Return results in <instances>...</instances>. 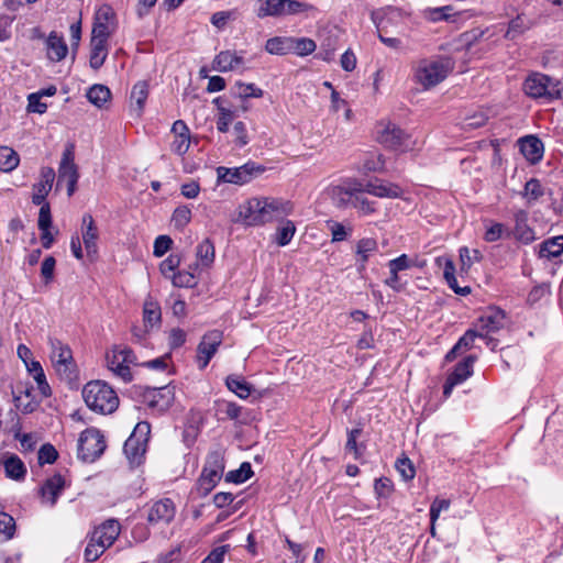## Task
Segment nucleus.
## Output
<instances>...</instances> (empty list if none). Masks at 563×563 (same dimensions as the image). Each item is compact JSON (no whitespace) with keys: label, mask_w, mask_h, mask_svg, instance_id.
Instances as JSON below:
<instances>
[{"label":"nucleus","mask_w":563,"mask_h":563,"mask_svg":"<svg viewBox=\"0 0 563 563\" xmlns=\"http://www.w3.org/2000/svg\"><path fill=\"white\" fill-rule=\"evenodd\" d=\"M378 251L376 240L372 238H364L357 241L355 245V263L358 272L366 268L368 258Z\"/></svg>","instance_id":"obj_26"},{"label":"nucleus","mask_w":563,"mask_h":563,"mask_svg":"<svg viewBox=\"0 0 563 563\" xmlns=\"http://www.w3.org/2000/svg\"><path fill=\"white\" fill-rule=\"evenodd\" d=\"M544 195V189L537 178H531L525 185L522 197L526 199L528 206H532Z\"/></svg>","instance_id":"obj_41"},{"label":"nucleus","mask_w":563,"mask_h":563,"mask_svg":"<svg viewBox=\"0 0 563 563\" xmlns=\"http://www.w3.org/2000/svg\"><path fill=\"white\" fill-rule=\"evenodd\" d=\"M174 387L166 385L159 388L146 387L142 394L143 401L148 407L158 411L167 410L174 402L175 391Z\"/></svg>","instance_id":"obj_13"},{"label":"nucleus","mask_w":563,"mask_h":563,"mask_svg":"<svg viewBox=\"0 0 563 563\" xmlns=\"http://www.w3.org/2000/svg\"><path fill=\"white\" fill-rule=\"evenodd\" d=\"M196 256L201 266L209 267L214 261L213 243L209 239L203 240L197 246Z\"/></svg>","instance_id":"obj_40"},{"label":"nucleus","mask_w":563,"mask_h":563,"mask_svg":"<svg viewBox=\"0 0 563 563\" xmlns=\"http://www.w3.org/2000/svg\"><path fill=\"white\" fill-rule=\"evenodd\" d=\"M55 179V172L51 167H43L41 170V179L33 187L32 202L34 205L47 203L46 196L52 189Z\"/></svg>","instance_id":"obj_24"},{"label":"nucleus","mask_w":563,"mask_h":563,"mask_svg":"<svg viewBox=\"0 0 563 563\" xmlns=\"http://www.w3.org/2000/svg\"><path fill=\"white\" fill-rule=\"evenodd\" d=\"M364 194L366 191H358L357 195L353 198L352 207L357 209V211L363 216L372 214L376 211L375 202L368 200Z\"/></svg>","instance_id":"obj_48"},{"label":"nucleus","mask_w":563,"mask_h":563,"mask_svg":"<svg viewBox=\"0 0 563 563\" xmlns=\"http://www.w3.org/2000/svg\"><path fill=\"white\" fill-rule=\"evenodd\" d=\"M265 170V167L255 164L254 162H247L246 164L229 168L220 166L217 168L218 179L223 183L244 185L250 183L254 177L258 176Z\"/></svg>","instance_id":"obj_8"},{"label":"nucleus","mask_w":563,"mask_h":563,"mask_svg":"<svg viewBox=\"0 0 563 563\" xmlns=\"http://www.w3.org/2000/svg\"><path fill=\"white\" fill-rule=\"evenodd\" d=\"M58 457L57 450L49 443L43 444L38 450V463L43 464H52Z\"/></svg>","instance_id":"obj_56"},{"label":"nucleus","mask_w":563,"mask_h":563,"mask_svg":"<svg viewBox=\"0 0 563 563\" xmlns=\"http://www.w3.org/2000/svg\"><path fill=\"white\" fill-rule=\"evenodd\" d=\"M223 340V333L220 330L208 331L197 346L196 361L198 367L203 369L208 366L211 358L217 353Z\"/></svg>","instance_id":"obj_12"},{"label":"nucleus","mask_w":563,"mask_h":563,"mask_svg":"<svg viewBox=\"0 0 563 563\" xmlns=\"http://www.w3.org/2000/svg\"><path fill=\"white\" fill-rule=\"evenodd\" d=\"M15 532V521L12 516L0 512V543L13 538Z\"/></svg>","instance_id":"obj_45"},{"label":"nucleus","mask_w":563,"mask_h":563,"mask_svg":"<svg viewBox=\"0 0 563 563\" xmlns=\"http://www.w3.org/2000/svg\"><path fill=\"white\" fill-rule=\"evenodd\" d=\"M413 266V262L409 258L408 255L401 254L400 256L390 260L388 262L389 269H394L396 272H402L409 269Z\"/></svg>","instance_id":"obj_62"},{"label":"nucleus","mask_w":563,"mask_h":563,"mask_svg":"<svg viewBox=\"0 0 563 563\" xmlns=\"http://www.w3.org/2000/svg\"><path fill=\"white\" fill-rule=\"evenodd\" d=\"M231 93L240 99L261 98L263 96V90L254 84L236 81L231 88Z\"/></svg>","instance_id":"obj_39"},{"label":"nucleus","mask_w":563,"mask_h":563,"mask_svg":"<svg viewBox=\"0 0 563 563\" xmlns=\"http://www.w3.org/2000/svg\"><path fill=\"white\" fill-rule=\"evenodd\" d=\"M376 140L388 148L400 150L407 147V134L390 122L380 123L377 126Z\"/></svg>","instance_id":"obj_15"},{"label":"nucleus","mask_w":563,"mask_h":563,"mask_svg":"<svg viewBox=\"0 0 563 563\" xmlns=\"http://www.w3.org/2000/svg\"><path fill=\"white\" fill-rule=\"evenodd\" d=\"M88 100L98 108H102L111 98L110 89L104 85H93L87 91Z\"/></svg>","instance_id":"obj_38"},{"label":"nucleus","mask_w":563,"mask_h":563,"mask_svg":"<svg viewBox=\"0 0 563 563\" xmlns=\"http://www.w3.org/2000/svg\"><path fill=\"white\" fill-rule=\"evenodd\" d=\"M243 64V57L231 51L220 52L212 62V69L227 73Z\"/></svg>","instance_id":"obj_29"},{"label":"nucleus","mask_w":563,"mask_h":563,"mask_svg":"<svg viewBox=\"0 0 563 563\" xmlns=\"http://www.w3.org/2000/svg\"><path fill=\"white\" fill-rule=\"evenodd\" d=\"M476 338H479L478 331L475 328L468 329L455 343V350H470Z\"/></svg>","instance_id":"obj_57"},{"label":"nucleus","mask_w":563,"mask_h":563,"mask_svg":"<svg viewBox=\"0 0 563 563\" xmlns=\"http://www.w3.org/2000/svg\"><path fill=\"white\" fill-rule=\"evenodd\" d=\"M503 238H510V229L507 228L504 223L490 221L486 225V231L484 234L485 241L493 243Z\"/></svg>","instance_id":"obj_42"},{"label":"nucleus","mask_w":563,"mask_h":563,"mask_svg":"<svg viewBox=\"0 0 563 563\" xmlns=\"http://www.w3.org/2000/svg\"><path fill=\"white\" fill-rule=\"evenodd\" d=\"M224 472V455L221 450L210 451L197 483L200 496H207L220 482Z\"/></svg>","instance_id":"obj_4"},{"label":"nucleus","mask_w":563,"mask_h":563,"mask_svg":"<svg viewBox=\"0 0 563 563\" xmlns=\"http://www.w3.org/2000/svg\"><path fill=\"white\" fill-rule=\"evenodd\" d=\"M292 205L276 198L254 197L240 207V217L246 225H261L289 214Z\"/></svg>","instance_id":"obj_1"},{"label":"nucleus","mask_w":563,"mask_h":563,"mask_svg":"<svg viewBox=\"0 0 563 563\" xmlns=\"http://www.w3.org/2000/svg\"><path fill=\"white\" fill-rule=\"evenodd\" d=\"M107 364L108 368L123 382L126 383L132 380L131 369L128 365L124 364V362H121V357L117 349H113L110 353L107 354Z\"/></svg>","instance_id":"obj_31"},{"label":"nucleus","mask_w":563,"mask_h":563,"mask_svg":"<svg viewBox=\"0 0 563 563\" xmlns=\"http://www.w3.org/2000/svg\"><path fill=\"white\" fill-rule=\"evenodd\" d=\"M52 361L56 372L64 378L71 380L76 376V365L71 350L58 340H51Z\"/></svg>","instance_id":"obj_9"},{"label":"nucleus","mask_w":563,"mask_h":563,"mask_svg":"<svg viewBox=\"0 0 563 563\" xmlns=\"http://www.w3.org/2000/svg\"><path fill=\"white\" fill-rule=\"evenodd\" d=\"M317 48V44L313 40L308 37H294L292 36V45L291 53L298 56H307L313 53Z\"/></svg>","instance_id":"obj_44"},{"label":"nucleus","mask_w":563,"mask_h":563,"mask_svg":"<svg viewBox=\"0 0 563 563\" xmlns=\"http://www.w3.org/2000/svg\"><path fill=\"white\" fill-rule=\"evenodd\" d=\"M108 548L106 545H102L100 542L98 541H92V536H90V539H89V542L85 549V559L86 561L88 562H95L96 560H98L102 553L107 550Z\"/></svg>","instance_id":"obj_53"},{"label":"nucleus","mask_w":563,"mask_h":563,"mask_svg":"<svg viewBox=\"0 0 563 563\" xmlns=\"http://www.w3.org/2000/svg\"><path fill=\"white\" fill-rule=\"evenodd\" d=\"M0 464L4 468L5 476L10 479L20 482L26 475V467L23 461L13 453H3L0 457Z\"/></svg>","instance_id":"obj_23"},{"label":"nucleus","mask_w":563,"mask_h":563,"mask_svg":"<svg viewBox=\"0 0 563 563\" xmlns=\"http://www.w3.org/2000/svg\"><path fill=\"white\" fill-rule=\"evenodd\" d=\"M172 283L176 287H194L197 283L195 273L191 271H181L173 273Z\"/></svg>","instance_id":"obj_51"},{"label":"nucleus","mask_w":563,"mask_h":563,"mask_svg":"<svg viewBox=\"0 0 563 563\" xmlns=\"http://www.w3.org/2000/svg\"><path fill=\"white\" fill-rule=\"evenodd\" d=\"M106 450V441L99 430L90 428L78 439L77 455L84 462H95Z\"/></svg>","instance_id":"obj_7"},{"label":"nucleus","mask_w":563,"mask_h":563,"mask_svg":"<svg viewBox=\"0 0 563 563\" xmlns=\"http://www.w3.org/2000/svg\"><path fill=\"white\" fill-rule=\"evenodd\" d=\"M117 26L114 10L108 3H103L96 11L91 36L109 38L115 32Z\"/></svg>","instance_id":"obj_10"},{"label":"nucleus","mask_w":563,"mask_h":563,"mask_svg":"<svg viewBox=\"0 0 563 563\" xmlns=\"http://www.w3.org/2000/svg\"><path fill=\"white\" fill-rule=\"evenodd\" d=\"M505 318L503 310L490 308L477 319L474 328L478 331L479 338H488L504 327Z\"/></svg>","instance_id":"obj_16"},{"label":"nucleus","mask_w":563,"mask_h":563,"mask_svg":"<svg viewBox=\"0 0 563 563\" xmlns=\"http://www.w3.org/2000/svg\"><path fill=\"white\" fill-rule=\"evenodd\" d=\"M66 486L65 478L60 474L48 477L40 488V496L43 504L49 507L55 506L57 499Z\"/></svg>","instance_id":"obj_18"},{"label":"nucleus","mask_w":563,"mask_h":563,"mask_svg":"<svg viewBox=\"0 0 563 563\" xmlns=\"http://www.w3.org/2000/svg\"><path fill=\"white\" fill-rule=\"evenodd\" d=\"M372 20L378 29V38L383 44H385L387 47L396 49V51L404 49L402 41L400 38L389 37V36L384 35L383 31L386 27L385 18H382L379 12H373Z\"/></svg>","instance_id":"obj_34"},{"label":"nucleus","mask_w":563,"mask_h":563,"mask_svg":"<svg viewBox=\"0 0 563 563\" xmlns=\"http://www.w3.org/2000/svg\"><path fill=\"white\" fill-rule=\"evenodd\" d=\"M175 517V505L172 499L164 498L155 501L147 515V520L150 523L159 525V523H169Z\"/></svg>","instance_id":"obj_19"},{"label":"nucleus","mask_w":563,"mask_h":563,"mask_svg":"<svg viewBox=\"0 0 563 563\" xmlns=\"http://www.w3.org/2000/svg\"><path fill=\"white\" fill-rule=\"evenodd\" d=\"M227 387L238 397L246 399L252 393V386L242 377L230 375L225 379Z\"/></svg>","instance_id":"obj_37"},{"label":"nucleus","mask_w":563,"mask_h":563,"mask_svg":"<svg viewBox=\"0 0 563 563\" xmlns=\"http://www.w3.org/2000/svg\"><path fill=\"white\" fill-rule=\"evenodd\" d=\"M82 398L95 412L112 413L119 406V397L113 388L102 380H91L84 386Z\"/></svg>","instance_id":"obj_3"},{"label":"nucleus","mask_w":563,"mask_h":563,"mask_svg":"<svg viewBox=\"0 0 563 563\" xmlns=\"http://www.w3.org/2000/svg\"><path fill=\"white\" fill-rule=\"evenodd\" d=\"M229 551V545H221L213 549L207 558L202 560V563H223L224 555Z\"/></svg>","instance_id":"obj_64"},{"label":"nucleus","mask_w":563,"mask_h":563,"mask_svg":"<svg viewBox=\"0 0 563 563\" xmlns=\"http://www.w3.org/2000/svg\"><path fill=\"white\" fill-rule=\"evenodd\" d=\"M284 3L285 2H262L256 11V14L258 18L284 16Z\"/></svg>","instance_id":"obj_46"},{"label":"nucleus","mask_w":563,"mask_h":563,"mask_svg":"<svg viewBox=\"0 0 563 563\" xmlns=\"http://www.w3.org/2000/svg\"><path fill=\"white\" fill-rule=\"evenodd\" d=\"M529 26L530 22L518 15L516 19L510 21L506 36L509 38H515Z\"/></svg>","instance_id":"obj_58"},{"label":"nucleus","mask_w":563,"mask_h":563,"mask_svg":"<svg viewBox=\"0 0 563 563\" xmlns=\"http://www.w3.org/2000/svg\"><path fill=\"white\" fill-rule=\"evenodd\" d=\"M362 191L378 198H399L402 195V190L398 185L377 178L366 183L362 181Z\"/></svg>","instance_id":"obj_20"},{"label":"nucleus","mask_w":563,"mask_h":563,"mask_svg":"<svg viewBox=\"0 0 563 563\" xmlns=\"http://www.w3.org/2000/svg\"><path fill=\"white\" fill-rule=\"evenodd\" d=\"M395 466L405 481H410L416 475L412 462L406 456L397 459Z\"/></svg>","instance_id":"obj_54"},{"label":"nucleus","mask_w":563,"mask_h":563,"mask_svg":"<svg viewBox=\"0 0 563 563\" xmlns=\"http://www.w3.org/2000/svg\"><path fill=\"white\" fill-rule=\"evenodd\" d=\"M450 505L451 501L449 499L435 498L430 506V521L435 523L440 517V514L444 510H448Z\"/></svg>","instance_id":"obj_60"},{"label":"nucleus","mask_w":563,"mask_h":563,"mask_svg":"<svg viewBox=\"0 0 563 563\" xmlns=\"http://www.w3.org/2000/svg\"><path fill=\"white\" fill-rule=\"evenodd\" d=\"M520 152L531 164H537L543 158L544 145L536 135H527L518 141Z\"/></svg>","instance_id":"obj_22"},{"label":"nucleus","mask_w":563,"mask_h":563,"mask_svg":"<svg viewBox=\"0 0 563 563\" xmlns=\"http://www.w3.org/2000/svg\"><path fill=\"white\" fill-rule=\"evenodd\" d=\"M150 432L151 427L148 422H139L124 442L123 451L132 466H139L143 463Z\"/></svg>","instance_id":"obj_5"},{"label":"nucleus","mask_w":563,"mask_h":563,"mask_svg":"<svg viewBox=\"0 0 563 563\" xmlns=\"http://www.w3.org/2000/svg\"><path fill=\"white\" fill-rule=\"evenodd\" d=\"M179 265L180 257L176 254H170L161 263L159 271L166 278L170 279L173 273H176V269L178 268Z\"/></svg>","instance_id":"obj_55"},{"label":"nucleus","mask_w":563,"mask_h":563,"mask_svg":"<svg viewBox=\"0 0 563 563\" xmlns=\"http://www.w3.org/2000/svg\"><path fill=\"white\" fill-rule=\"evenodd\" d=\"M475 361V356H466L462 362L455 365L453 372L449 376L457 384H462L473 375V365Z\"/></svg>","instance_id":"obj_35"},{"label":"nucleus","mask_w":563,"mask_h":563,"mask_svg":"<svg viewBox=\"0 0 563 563\" xmlns=\"http://www.w3.org/2000/svg\"><path fill=\"white\" fill-rule=\"evenodd\" d=\"M292 36H275L266 41L265 49L272 55H287L291 53Z\"/></svg>","instance_id":"obj_33"},{"label":"nucleus","mask_w":563,"mask_h":563,"mask_svg":"<svg viewBox=\"0 0 563 563\" xmlns=\"http://www.w3.org/2000/svg\"><path fill=\"white\" fill-rule=\"evenodd\" d=\"M488 117L484 112H476L472 115H468L463 121L464 129H477L486 124Z\"/></svg>","instance_id":"obj_61"},{"label":"nucleus","mask_w":563,"mask_h":563,"mask_svg":"<svg viewBox=\"0 0 563 563\" xmlns=\"http://www.w3.org/2000/svg\"><path fill=\"white\" fill-rule=\"evenodd\" d=\"M296 232L295 224L291 221H286L276 232V243L279 246H285L290 243Z\"/></svg>","instance_id":"obj_49"},{"label":"nucleus","mask_w":563,"mask_h":563,"mask_svg":"<svg viewBox=\"0 0 563 563\" xmlns=\"http://www.w3.org/2000/svg\"><path fill=\"white\" fill-rule=\"evenodd\" d=\"M74 159V146L69 145L63 153L58 168V181H78L79 174Z\"/></svg>","instance_id":"obj_25"},{"label":"nucleus","mask_w":563,"mask_h":563,"mask_svg":"<svg viewBox=\"0 0 563 563\" xmlns=\"http://www.w3.org/2000/svg\"><path fill=\"white\" fill-rule=\"evenodd\" d=\"M514 227L510 229V236L522 244H531L536 241V232L529 224V212L523 209H516L512 213Z\"/></svg>","instance_id":"obj_14"},{"label":"nucleus","mask_w":563,"mask_h":563,"mask_svg":"<svg viewBox=\"0 0 563 563\" xmlns=\"http://www.w3.org/2000/svg\"><path fill=\"white\" fill-rule=\"evenodd\" d=\"M561 238L554 236L543 241L539 245L538 255L540 258L553 260L563 253V246L560 243Z\"/></svg>","instance_id":"obj_36"},{"label":"nucleus","mask_w":563,"mask_h":563,"mask_svg":"<svg viewBox=\"0 0 563 563\" xmlns=\"http://www.w3.org/2000/svg\"><path fill=\"white\" fill-rule=\"evenodd\" d=\"M19 162V155L14 150L8 146H0V170L11 172L18 167Z\"/></svg>","instance_id":"obj_43"},{"label":"nucleus","mask_w":563,"mask_h":563,"mask_svg":"<svg viewBox=\"0 0 563 563\" xmlns=\"http://www.w3.org/2000/svg\"><path fill=\"white\" fill-rule=\"evenodd\" d=\"M362 191V180L349 178L342 185L333 186L329 190L332 203L339 209H345L353 203V198Z\"/></svg>","instance_id":"obj_11"},{"label":"nucleus","mask_w":563,"mask_h":563,"mask_svg":"<svg viewBox=\"0 0 563 563\" xmlns=\"http://www.w3.org/2000/svg\"><path fill=\"white\" fill-rule=\"evenodd\" d=\"M108 40L91 36L89 65L92 69H99L108 56Z\"/></svg>","instance_id":"obj_28"},{"label":"nucleus","mask_w":563,"mask_h":563,"mask_svg":"<svg viewBox=\"0 0 563 563\" xmlns=\"http://www.w3.org/2000/svg\"><path fill=\"white\" fill-rule=\"evenodd\" d=\"M523 90L533 99H559L561 97L560 82L548 75L532 73L523 82Z\"/></svg>","instance_id":"obj_6"},{"label":"nucleus","mask_w":563,"mask_h":563,"mask_svg":"<svg viewBox=\"0 0 563 563\" xmlns=\"http://www.w3.org/2000/svg\"><path fill=\"white\" fill-rule=\"evenodd\" d=\"M162 321L161 307L152 297H147L143 305V322L146 329L158 327Z\"/></svg>","instance_id":"obj_30"},{"label":"nucleus","mask_w":563,"mask_h":563,"mask_svg":"<svg viewBox=\"0 0 563 563\" xmlns=\"http://www.w3.org/2000/svg\"><path fill=\"white\" fill-rule=\"evenodd\" d=\"M213 102L218 106V109H219V117L217 120V129L221 133H227L229 131V125L234 118V113L232 110L221 107L219 98L214 99Z\"/></svg>","instance_id":"obj_47"},{"label":"nucleus","mask_w":563,"mask_h":563,"mask_svg":"<svg viewBox=\"0 0 563 563\" xmlns=\"http://www.w3.org/2000/svg\"><path fill=\"white\" fill-rule=\"evenodd\" d=\"M47 57L53 62H59L66 57L68 47L62 36L52 32L46 41Z\"/></svg>","instance_id":"obj_32"},{"label":"nucleus","mask_w":563,"mask_h":563,"mask_svg":"<svg viewBox=\"0 0 563 563\" xmlns=\"http://www.w3.org/2000/svg\"><path fill=\"white\" fill-rule=\"evenodd\" d=\"M173 244V240L168 235H159L154 242V255L157 257L163 256Z\"/></svg>","instance_id":"obj_63"},{"label":"nucleus","mask_w":563,"mask_h":563,"mask_svg":"<svg viewBox=\"0 0 563 563\" xmlns=\"http://www.w3.org/2000/svg\"><path fill=\"white\" fill-rule=\"evenodd\" d=\"M453 67L454 62L448 56L422 58L412 65V79L424 90H429L442 82Z\"/></svg>","instance_id":"obj_2"},{"label":"nucleus","mask_w":563,"mask_h":563,"mask_svg":"<svg viewBox=\"0 0 563 563\" xmlns=\"http://www.w3.org/2000/svg\"><path fill=\"white\" fill-rule=\"evenodd\" d=\"M120 531L121 526L119 521L115 519H108L93 530L91 533L92 541H98L102 545L110 548L118 539Z\"/></svg>","instance_id":"obj_21"},{"label":"nucleus","mask_w":563,"mask_h":563,"mask_svg":"<svg viewBox=\"0 0 563 563\" xmlns=\"http://www.w3.org/2000/svg\"><path fill=\"white\" fill-rule=\"evenodd\" d=\"M191 220V210L187 206L177 207L172 217V221L177 229H184Z\"/></svg>","instance_id":"obj_52"},{"label":"nucleus","mask_w":563,"mask_h":563,"mask_svg":"<svg viewBox=\"0 0 563 563\" xmlns=\"http://www.w3.org/2000/svg\"><path fill=\"white\" fill-rule=\"evenodd\" d=\"M81 235L87 256L90 261H95L98 255L99 231L97 224L90 213H85L81 219Z\"/></svg>","instance_id":"obj_17"},{"label":"nucleus","mask_w":563,"mask_h":563,"mask_svg":"<svg viewBox=\"0 0 563 563\" xmlns=\"http://www.w3.org/2000/svg\"><path fill=\"white\" fill-rule=\"evenodd\" d=\"M252 475H253V471H252L251 464L247 462H244L241 464V466L238 470L229 472L225 476V479L228 482H233V483H243V482L247 481Z\"/></svg>","instance_id":"obj_50"},{"label":"nucleus","mask_w":563,"mask_h":563,"mask_svg":"<svg viewBox=\"0 0 563 563\" xmlns=\"http://www.w3.org/2000/svg\"><path fill=\"white\" fill-rule=\"evenodd\" d=\"M148 96V84L146 81L136 82L130 96V112L131 115L140 118L143 113L145 101Z\"/></svg>","instance_id":"obj_27"},{"label":"nucleus","mask_w":563,"mask_h":563,"mask_svg":"<svg viewBox=\"0 0 563 563\" xmlns=\"http://www.w3.org/2000/svg\"><path fill=\"white\" fill-rule=\"evenodd\" d=\"M362 430L360 428L352 429L347 432V440L345 450L353 453L355 459L361 456V452L357 446V438L361 435Z\"/></svg>","instance_id":"obj_59"}]
</instances>
